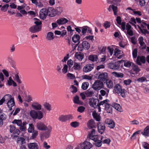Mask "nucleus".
Segmentation results:
<instances>
[{
    "label": "nucleus",
    "instance_id": "obj_1",
    "mask_svg": "<svg viewBox=\"0 0 149 149\" xmlns=\"http://www.w3.org/2000/svg\"><path fill=\"white\" fill-rule=\"evenodd\" d=\"M30 115L33 120L37 119L40 120L43 117V112L41 111H36L32 110L30 112Z\"/></svg>",
    "mask_w": 149,
    "mask_h": 149
},
{
    "label": "nucleus",
    "instance_id": "obj_2",
    "mask_svg": "<svg viewBox=\"0 0 149 149\" xmlns=\"http://www.w3.org/2000/svg\"><path fill=\"white\" fill-rule=\"evenodd\" d=\"M12 123L16 124L19 127V129L22 131H25L26 130V125L27 123L25 122L22 123L21 120L15 119L13 121Z\"/></svg>",
    "mask_w": 149,
    "mask_h": 149
},
{
    "label": "nucleus",
    "instance_id": "obj_3",
    "mask_svg": "<svg viewBox=\"0 0 149 149\" xmlns=\"http://www.w3.org/2000/svg\"><path fill=\"white\" fill-rule=\"evenodd\" d=\"M122 61H124V60H122L116 61H112L108 64V67L109 68L114 70H118L120 68V64Z\"/></svg>",
    "mask_w": 149,
    "mask_h": 149
},
{
    "label": "nucleus",
    "instance_id": "obj_4",
    "mask_svg": "<svg viewBox=\"0 0 149 149\" xmlns=\"http://www.w3.org/2000/svg\"><path fill=\"white\" fill-rule=\"evenodd\" d=\"M113 91L117 94H120L121 96L123 97H125V93L127 91L124 89H122L121 87L118 84H116L114 87Z\"/></svg>",
    "mask_w": 149,
    "mask_h": 149
},
{
    "label": "nucleus",
    "instance_id": "obj_5",
    "mask_svg": "<svg viewBox=\"0 0 149 149\" xmlns=\"http://www.w3.org/2000/svg\"><path fill=\"white\" fill-rule=\"evenodd\" d=\"M10 132L12 133V136L14 138H17L20 133V131L18 129H16L13 125L9 126Z\"/></svg>",
    "mask_w": 149,
    "mask_h": 149
},
{
    "label": "nucleus",
    "instance_id": "obj_6",
    "mask_svg": "<svg viewBox=\"0 0 149 149\" xmlns=\"http://www.w3.org/2000/svg\"><path fill=\"white\" fill-rule=\"evenodd\" d=\"M103 83L98 80H96L92 85V88L95 91H98L103 87Z\"/></svg>",
    "mask_w": 149,
    "mask_h": 149
},
{
    "label": "nucleus",
    "instance_id": "obj_7",
    "mask_svg": "<svg viewBox=\"0 0 149 149\" xmlns=\"http://www.w3.org/2000/svg\"><path fill=\"white\" fill-rule=\"evenodd\" d=\"M52 129V127L50 125L48 126L47 131L42 133L40 134V139L42 141H43L45 139L48 138L50 136V133Z\"/></svg>",
    "mask_w": 149,
    "mask_h": 149
},
{
    "label": "nucleus",
    "instance_id": "obj_8",
    "mask_svg": "<svg viewBox=\"0 0 149 149\" xmlns=\"http://www.w3.org/2000/svg\"><path fill=\"white\" fill-rule=\"evenodd\" d=\"M99 100L98 99L92 98L89 100V104L91 107L95 108L98 106Z\"/></svg>",
    "mask_w": 149,
    "mask_h": 149
},
{
    "label": "nucleus",
    "instance_id": "obj_9",
    "mask_svg": "<svg viewBox=\"0 0 149 149\" xmlns=\"http://www.w3.org/2000/svg\"><path fill=\"white\" fill-rule=\"evenodd\" d=\"M48 13L47 8H44L42 9L39 13V17L41 19L44 20L46 17Z\"/></svg>",
    "mask_w": 149,
    "mask_h": 149
},
{
    "label": "nucleus",
    "instance_id": "obj_10",
    "mask_svg": "<svg viewBox=\"0 0 149 149\" xmlns=\"http://www.w3.org/2000/svg\"><path fill=\"white\" fill-rule=\"evenodd\" d=\"M98 80L104 82L108 79V74L106 72L100 73L98 76Z\"/></svg>",
    "mask_w": 149,
    "mask_h": 149
},
{
    "label": "nucleus",
    "instance_id": "obj_11",
    "mask_svg": "<svg viewBox=\"0 0 149 149\" xmlns=\"http://www.w3.org/2000/svg\"><path fill=\"white\" fill-rule=\"evenodd\" d=\"M36 127L38 130L40 131H45L48 130V128L42 122H40L36 124Z\"/></svg>",
    "mask_w": 149,
    "mask_h": 149
},
{
    "label": "nucleus",
    "instance_id": "obj_12",
    "mask_svg": "<svg viewBox=\"0 0 149 149\" xmlns=\"http://www.w3.org/2000/svg\"><path fill=\"white\" fill-rule=\"evenodd\" d=\"M122 51L118 48H116L114 50L113 54L115 58L120 59L124 56V55L121 53Z\"/></svg>",
    "mask_w": 149,
    "mask_h": 149
},
{
    "label": "nucleus",
    "instance_id": "obj_13",
    "mask_svg": "<svg viewBox=\"0 0 149 149\" xmlns=\"http://www.w3.org/2000/svg\"><path fill=\"white\" fill-rule=\"evenodd\" d=\"M97 127L99 132L101 134H102L105 129L104 124L101 122H99L97 124Z\"/></svg>",
    "mask_w": 149,
    "mask_h": 149
},
{
    "label": "nucleus",
    "instance_id": "obj_14",
    "mask_svg": "<svg viewBox=\"0 0 149 149\" xmlns=\"http://www.w3.org/2000/svg\"><path fill=\"white\" fill-rule=\"evenodd\" d=\"M48 15L50 17H53L58 14L56 11L53 7H49L47 9Z\"/></svg>",
    "mask_w": 149,
    "mask_h": 149
},
{
    "label": "nucleus",
    "instance_id": "obj_15",
    "mask_svg": "<svg viewBox=\"0 0 149 149\" xmlns=\"http://www.w3.org/2000/svg\"><path fill=\"white\" fill-rule=\"evenodd\" d=\"M94 65L93 64H88L86 65L83 68V71L86 73L91 71L94 68Z\"/></svg>",
    "mask_w": 149,
    "mask_h": 149
},
{
    "label": "nucleus",
    "instance_id": "obj_16",
    "mask_svg": "<svg viewBox=\"0 0 149 149\" xmlns=\"http://www.w3.org/2000/svg\"><path fill=\"white\" fill-rule=\"evenodd\" d=\"M41 26H33L29 29V31L32 33H34L40 31Z\"/></svg>",
    "mask_w": 149,
    "mask_h": 149
},
{
    "label": "nucleus",
    "instance_id": "obj_17",
    "mask_svg": "<svg viewBox=\"0 0 149 149\" xmlns=\"http://www.w3.org/2000/svg\"><path fill=\"white\" fill-rule=\"evenodd\" d=\"M17 143H21L22 144L20 146V149H27L26 147L22 144L26 143L25 139L22 137H18L17 140Z\"/></svg>",
    "mask_w": 149,
    "mask_h": 149
},
{
    "label": "nucleus",
    "instance_id": "obj_18",
    "mask_svg": "<svg viewBox=\"0 0 149 149\" xmlns=\"http://www.w3.org/2000/svg\"><path fill=\"white\" fill-rule=\"evenodd\" d=\"M105 123L108 125V126L111 129H113L115 127V123L114 121L109 118L105 120Z\"/></svg>",
    "mask_w": 149,
    "mask_h": 149
},
{
    "label": "nucleus",
    "instance_id": "obj_19",
    "mask_svg": "<svg viewBox=\"0 0 149 149\" xmlns=\"http://www.w3.org/2000/svg\"><path fill=\"white\" fill-rule=\"evenodd\" d=\"M140 71V69L137 65L133 63H132V69L131 70V71L132 72H131V74H137Z\"/></svg>",
    "mask_w": 149,
    "mask_h": 149
},
{
    "label": "nucleus",
    "instance_id": "obj_20",
    "mask_svg": "<svg viewBox=\"0 0 149 149\" xmlns=\"http://www.w3.org/2000/svg\"><path fill=\"white\" fill-rule=\"evenodd\" d=\"M31 106L35 110L40 111L42 109L41 104L37 102H33L31 104Z\"/></svg>",
    "mask_w": 149,
    "mask_h": 149
},
{
    "label": "nucleus",
    "instance_id": "obj_21",
    "mask_svg": "<svg viewBox=\"0 0 149 149\" xmlns=\"http://www.w3.org/2000/svg\"><path fill=\"white\" fill-rule=\"evenodd\" d=\"M116 21H117V23L119 24V25H121L122 29L123 31H124L125 29V22H122L121 23V17L120 16H117L116 19Z\"/></svg>",
    "mask_w": 149,
    "mask_h": 149
},
{
    "label": "nucleus",
    "instance_id": "obj_22",
    "mask_svg": "<svg viewBox=\"0 0 149 149\" xmlns=\"http://www.w3.org/2000/svg\"><path fill=\"white\" fill-rule=\"evenodd\" d=\"M145 62L146 59L144 56H138L137 58L136 62L138 65H141V63L144 64Z\"/></svg>",
    "mask_w": 149,
    "mask_h": 149
},
{
    "label": "nucleus",
    "instance_id": "obj_23",
    "mask_svg": "<svg viewBox=\"0 0 149 149\" xmlns=\"http://www.w3.org/2000/svg\"><path fill=\"white\" fill-rule=\"evenodd\" d=\"M125 29L127 31V33L129 36H132L133 35V31L131 29V26L128 23L125 24Z\"/></svg>",
    "mask_w": 149,
    "mask_h": 149
},
{
    "label": "nucleus",
    "instance_id": "obj_24",
    "mask_svg": "<svg viewBox=\"0 0 149 149\" xmlns=\"http://www.w3.org/2000/svg\"><path fill=\"white\" fill-rule=\"evenodd\" d=\"M81 146L84 149H90L92 147V144L89 142L85 141L81 143Z\"/></svg>",
    "mask_w": 149,
    "mask_h": 149
},
{
    "label": "nucleus",
    "instance_id": "obj_25",
    "mask_svg": "<svg viewBox=\"0 0 149 149\" xmlns=\"http://www.w3.org/2000/svg\"><path fill=\"white\" fill-rule=\"evenodd\" d=\"M7 104L8 107L9 108L10 110H12V107L15 105V102L14 98L13 97L12 98H11L10 100H9Z\"/></svg>",
    "mask_w": 149,
    "mask_h": 149
},
{
    "label": "nucleus",
    "instance_id": "obj_26",
    "mask_svg": "<svg viewBox=\"0 0 149 149\" xmlns=\"http://www.w3.org/2000/svg\"><path fill=\"white\" fill-rule=\"evenodd\" d=\"M111 9L113 10L114 15H116L118 12V8L117 6H115L114 5H110L108 8V10L110 12L111 11Z\"/></svg>",
    "mask_w": 149,
    "mask_h": 149
},
{
    "label": "nucleus",
    "instance_id": "obj_27",
    "mask_svg": "<svg viewBox=\"0 0 149 149\" xmlns=\"http://www.w3.org/2000/svg\"><path fill=\"white\" fill-rule=\"evenodd\" d=\"M80 36L79 35L77 34H74L72 37V40L74 43H77L79 44L80 41Z\"/></svg>",
    "mask_w": 149,
    "mask_h": 149
},
{
    "label": "nucleus",
    "instance_id": "obj_28",
    "mask_svg": "<svg viewBox=\"0 0 149 149\" xmlns=\"http://www.w3.org/2000/svg\"><path fill=\"white\" fill-rule=\"evenodd\" d=\"M92 88H89L85 92V94L87 97H91L94 94V91Z\"/></svg>",
    "mask_w": 149,
    "mask_h": 149
},
{
    "label": "nucleus",
    "instance_id": "obj_29",
    "mask_svg": "<svg viewBox=\"0 0 149 149\" xmlns=\"http://www.w3.org/2000/svg\"><path fill=\"white\" fill-rule=\"evenodd\" d=\"M75 57L77 59L80 61H81L84 57V54L80 52H76Z\"/></svg>",
    "mask_w": 149,
    "mask_h": 149
},
{
    "label": "nucleus",
    "instance_id": "obj_30",
    "mask_svg": "<svg viewBox=\"0 0 149 149\" xmlns=\"http://www.w3.org/2000/svg\"><path fill=\"white\" fill-rule=\"evenodd\" d=\"M105 109L107 112L111 113L112 112V107L109 104L106 103L105 104Z\"/></svg>",
    "mask_w": 149,
    "mask_h": 149
},
{
    "label": "nucleus",
    "instance_id": "obj_31",
    "mask_svg": "<svg viewBox=\"0 0 149 149\" xmlns=\"http://www.w3.org/2000/svg\"><path fill=\"white\" fill-rule=\"evenodd\" d=\"M130 10L129 11L130 13L132 14V13H134L135 15H137L139 16H141V15L142 14L141 12L140 11H136L135 10L133 9L130 7H128L126 9V10Z\"/></svg>",
    "mask_w": 149,
    "mask_h": 149
},
{
    "label": "nucleus",
    "instance_id": "obj_32",
    "mask_svg": "<svg viewBox=\"0 0 149 149\" xmlns=\"http://www.w3.org/2000/svg\"><path fill=\"white\" fill-rule=\"evenodd\" d=\"M7 85L9 86H11L13 85L14 87H16L17 86L16 83L13 80L11 77H9L7 80Z\"/></svg>",
    "mask_w": 149,
    "mask_h": 149
},
{
    "label": "nucleus",
    "instance_id": "obj_33",
    "mask_svg": "<svg viewBox=\"0 0 149 149\" xmlns=\"http://www.w3.org/2000/svg\"><path fill=\"white\" fill-rule=\"evenodd\" d=\"M68 20L65 18H61L58 19L56 23L59 25L67 23Z\"/></svg>",
    "mask_w": 149,
    "mask_h": 149
},
{
    "label": "nucleus",
    "instance_id": "obj_34",
    "mask_svg": "<svg viewBox=\"0 0 149 149\" xmlns=\"http://www.w3.org/2000/svg\"><path fill=\"white\" fill-rule=\"evenodd\" d=\"M6 118V115L3 113H0V127L3 124V120H5Z\"/></svg>",
    "mask_w": 149,
    "mask_h": 149
},
{
    "label": "nucleus",
    "instance_id": "obj_35",
    "mask_svg": "<svg viewBox=\"0 0 149 149\" xmlns=\"http://www.w3.org/2000/svg\"><path fill=\"white\" fill-rule=\"evenodd\" d=\"M28 146L29 149H38V146L36 143H29Z\"/></svg>",
    "mask_w": 149,
    "mask_h": 149
},
{
    "label": "nucleus",
    "instance_id": "obj_36",
    "mask_svg": "<svg viewBox=\"0 0 149 149\" xmlns=\"http://www.w3.org/2000/svg\"><path fill=\"white\" fill-rule=\"evenodd\" d=\"M141 134L145 137H149V126H147L144 129Z\"/></svg>",
    "mask_w": 149,
    "mask_h": 149
},
{
    "label": "nucleus",
    "instance_id": "obj_37",
    "mask_svg": "<svg viewBox=\"0 0 149 149\" xmlns=\"http://www.w3.org/2000/svg\"><path fill=\"white\" fill-rule=\"evenodd\" d=\"M112 107L116 110L120 112L122 111V109L120 104L114 102L112 103Z\"/></svg>",
    "mask_w": 149,
    "mask_h": 149
},
{
    "label": "nucleus",
    "instance_id": "obj_38",
    "mask_svg": "<svg viewBox=\"0 0 149 149\" xmlns=\"http://www.w3.org/2000/svg\"><path fill=\"white\" fill-rule=\"evenodd\" d=\"M81 67L80 63L74 62L72 68L75 70L79 71L81 69Z\"/></svg>",
    "mask_w": 149,
    "mask_h": 149
},
{
    "label": "nucleus",
    "instance_id": "obj_39",
    "mask_svg": "<svg viewBox=\"0 0 149 149\" xmlns=\"http://www.w3.org/2000/svg\"><path fill=\"white\" fill-rule=\"evenodd\" d=\"M73 101L74 103L79 105H82L83 104L82 102L79 100V97L77 95H76L74 97Z\"/></svg>",
    "mask_w": 149,
    "mask_h": 149
},
{
    "label": "nucleus",
    "instance_id": "obj_40",
    "mask_svg": "<svg viewBox=\"0 0 149 149\" xmlns=\"http://www.w3.org/2000/svg\"><path fill=\"white\" fill-rule=\"evenodd\" d=\"M87 126L89 129H91L95 126L94 120L91 119L89 120L87 123Z\"/></svg>",
    "mask_w": 149,
    "mask_h": 149
},
{
    "label": "nucleus",
    "instance_id": "obj_41",
    "mask_svg": "<svg viewBox=\"0 0 149 149\" xmlns=\"http://www.w3.org/2000/svg\"><path fill=\"white\" fill-rule=\"evenodd\" d=\"M54 38V33L52 32H50L47 33L46 38L47 40L49 41L53 40Z\"/></svg>",
    "mask_w": 149,
    "mask_h": 149
},
{
    "label": "nucleus",
    "instance_id": "obj_42",
    "mask_svg": "<svg viewBox=\"0 0 149 149\" xmlns=\"http://www.w3.org/2000/svg\"><path fill=\"white\" fill-rule=\"evenodd\" d=\"M89 60L93 62L97 61L98 60V57L97 55H91L88 57Z\"/></svg>",
    "mask_w": 149,
    "mask_h": 149
},
{
    "label": "nucleus",
    "instance_id": "obj_43",
    "mask_svg": "<svg viewBox=\"0 0 149 149\" xmlns=\"http://www.w3.org/2000/svg\"><path fill=\"white\" fill-rule=\"evenodd\" d=\"M143 39L142 37H140L138 39L139 43L140 45L141 46L143 47V49H145L146 47V45L145 43L144 42Z\"/></svg>",
    "mask_w": 149,
    "mask_h": 149
},
{
    "label": "nucleus",
    "instance_id": "obj_44",
    "mask_svg": "<svg viewBox=\"0 0 149 149\" xmlns=\"http://www.w3.org/2000/svg\"><path fill=\"white\" fill-rule=\"evenodd\" d=\"M82 45L84 49L88 50L90 48V44L86 41H83L82 43Z\"/></svg>",
    "mask_w": 149,
    "mask_h": 149
},
{
    "label": "nucleus",
    "instance_id": "obj_45",
    "mask_svg": "<svg viewBox=\"0 0 149 149\" xmlns=\"http://www.w3.org/2000/svg\"><path fill=\"white\" fill-rule=\"evenodd\" d=\"M111 73L113 76L118 78H123L124 76L123 74L120 72H112Z\"/></svg>",
    "mask_w": 149,
    "mask_h": 149
},
{
    "label": "nucleus",
    "instance_id": "obj_46",
    "mask_svg": "<svg viewBox=\"0 0 149 149\" xmlns=\"http://www.w3.org/2000/svg\"><path fill=\"white\" fill-rule=\"evenodd\" d=\"M105 82H106L107 86V88H112L113 86V84L111 80L107 79Z\"/></svg>",
    "mask_w": 149,
    "mask_h": 149
},
{
    "label": "nucleus",
    "instance_id": "obj_47",
    "mask_svg": "<svg viewBox=\"0 0 149 149\" xmlns=\"http://www.w3.org/2000/svg\"><path fill=\"white\" fill-rule=\"evenodd\" d=\"M93 118L97 121H99L101 119V117L100 115L96 113L93 112L92 114Z\"/></svg>",
    "mask_w": 149,
    "mask_h": 149
},
{
    "label": "nucleus",
    "instance_id": "obj_48",
    "mask_svg": "<svg viewBox=\"0 0 149 149\" xmlns=\"http://www.w3.org/2000/svg\"><path fill=\"white\" fill-rule=\"evenodd\" d=\"M124 62V66L126 67L129 68H130L131 65L132 66V64L133 63L132 62L127 61H122V62Z\"/></svg>",
    "mask_w": 149,
    "mask_h": 149
},
{
    "label": "nucleus",
    "instance_id": "obj_49",
    "mask_svg": "<svg viewBox=\"0 0 149 149\" xmlns=\"http://www.w3.org/2000/svg\"><path fill=\"white\" fill-rule=\"evenodd\" d=\"M89 86V84L88 82H84L82 83L81 86V88L84 90H86Z\"/></svg>",
    "mask_w": 149,
    "mask_h": 149
},
{
    "label": "nucleus",
    "instance_id": "obj_50",
    "mask_svg": "<svg viewBox=\"0 0 149 149\" xmlns=\"http://www.w3.org/2000/svg\"><path fill=\"white\" fill-rule=\"evenodd\" d=\"M102 136L100 138V140H99L95 141V145L97 147H100L101 146L102 143L101 140H102Z\"/></svg>",
    "mask_w": 149,
    "mask_h": 149
},
{
    "label": "nucleus",
    "instance_id": "obj_51",
    "mask_svg": "<svg viewBox=\"0 0 149 149\" xmlns=\"http://www.w3.org/2000/svg\"><path fill=\"white\" fill-rule=\"evenodd\" d=\"M44 108L47 110L50 111L51 110L52 107L51 105L49 103L46 102L43 105Z\"/></svg>",
    "mask_w": 149,
    "mask_h": 149
},
{
    "label": "nucleus",
    "instance_id": "obj_52",
    "mask_svg": "<svg viewBox=\"0 0 149 149\" xmlns=\"http://www.w3.org/2000/svg\"><path fill=\"white\" fill-rule=\"evenodd\" d=\"M34 20H35L34 23L36 24L35 26H41V25L42 24V22L40 21V19H38L36 18H35L34 19Z\"/></svg>",
    "mask_w": 149,
    "mask_h": 149
},
{
    "label": "nucleus",
    "instance_id": "obj_53",
    "mask_svg": "<svg viewBox=\"0 0 149 149\" xmlns=\"http://www.w3.org/2000/svg\"><path fill=\"white\" fill-rule=\"evenodd\" d=\"M129 22L132 26L136 27V21L134 17H131L130 19V21Z\"/></svg>",
    "mask_w": 149,
    "mask_h": 149
},
{
    "label": "nucleus",
    "instance_id": "obj_54",
    "mask_svg": "<svg viewBox=\"0 0 149 149\" xmlns=\"http://www.w3.org/2000/svg\"><path fill=\"white\" fill-rule=\"evenodd\" d=\"M140 131L141 130H139L134 132L131 137V139L132 140L136 139V135L139 134L140 133Z\"/></svg>",
    "mask_w": 149,
    "mask_h": 149
},
{
    "label": "nucleus",
    "instance_id": "obj_55",
    "mask_svg": "<svg viewBox=\"0 0 149 149\" xmlns=\"http://www.w3.org/2000/svg\"><path fill=\"white\" fill-rule=\"evenodd\" d=\"M4 100L5 101H8L9 100H10L11 98H12V96L9 94H7L5 95L3 97Z\"/></svg>",
    "mask_w": 149,
    "mask_h": 149
},
{
    "label": "nucleus",
    "instance_id": "obj_56",
    "mask_svg": "<svg viewBox=\"0 0 149 149\" xmlns=\"http://www.w3.org/2000/svg\"><path fill=\"white\" fill-rule=\"evenodd\" d=\"M65 122L67 121L70 120L73 118V117L71 114H69L67 115H65Z\"/></svg>",
    "mask_w": 149,
    "mask_h": 149
},
{
    "label": "nucleus",
    "instance_id": "obj_57",
    "mask_svg": "<svg viewBox=\"0 0 149 149\" xmlns=\"http://www.w3.org/2000/svg\"><path fill=\"white\" fill-rule=\"evenodd\" d=\"M15 79L18 84H20L22 83V82L19 78V76L17 73L15 75Z\"/></svg>",
    "mask_w": 149,
    "mask_h": 149
},
{
    "label": "nucleus",
    "instance_id": "obj_58",
    "mask_svg": "<svg viewBox=\"0 0 149 149\" xmlns=\"http://www.w3.org/2000/svg\"><path fill=\"white\" fill-rule=\"evenodd\" d=\"M142 146L145 149H149V144L146 142H143L142 143Z\"/></svg>",
    "mask_w": 149,
    "mask_h": 149
},
{
    "label": "nucleus",
    "instance_id": "obj_59",
    "mask_svg": "<svg viewBox=\"0 0 149 149\" xmlns=\"http://www.w3.org/2000/svg\"><path fill=\"white\" fill-rule=\"evenodd\" d=\"M88 26H84L82 29V33L83 36H85L87 32Z\"/></svg>",
    "mask_w": 149,
    "mask_h": 149
},
{
    "label": "nucleus",
    "instance_id": "obj_60",
    "mask_svg": "<svg viewBox=\"0 0 149 149\" xmlns=\"http://www.w3.org/2000/svg\"><path fill=\"white\" fill-rule=\"evenodd\" d=\"M68 66L66 64H65L63 65V67L62 69V72L64 74L66 73L68 71Z\"/></svg>",
    "mask_w": 149,
    "mask_h": 149
},
{
    "label": "nucleus",
    "instance_id": "obj_61",
    "mask_svg": "<svg viewBox=\"0 0 149 149\" xmlns=\"http://www.w3.org/2000/svg\"><path fill=\"white\" fill-rule=\"evenodd\" d=\"M67 75L68 79H73L75 78V76L72 74L70 73H68L67 74Z\"/></svg>",
    "mask_w": 149,
    "mask_h": 149
},
{
    "label": "nucleus",
    "instance_id": "obj_62",
    "mask_svg": "<svg viewBox=\"0 0 149 149\" xmlns=\"http://www.w3.org/2000/svg\"><path fill=\"white\" fill-rule=\"evenodd\" d=\"M28 132L29 133H32L34 131V127L33 125L32 124H29V127L28 129Z\"/></svg>",
    "mask_w": 149,
    "mask_h": 149
},
{
    "label": "nucleus",
    "instance_id": "obj_63",
    "mask_svg": "<svg viewBox=\"0 0 149 149\" xmlns=\"http://www.w3.org/2000/svg\"><path fill=\"white\" fill-rule=\"evenodd\" d=\"M137 49L135 48L132 51V54L133 58H135L137 57Z\"/></svg>",
    "mask_w": 149,
    "mask_h": 149
},
{
    "label": "nucleus",
    "instance_id": "obj_64",
    "mask_svg": "<svg viewBox=\"0 0 149 149\" xmlns=\"http://www.w3.org/2000/svg\"><path fill=\"white\" fill-rule=\"evenodd\" d=\"M71 126L73 127L76 128L79 125V123L77 121L73 122L70 123Z\"/></svg>",
    "mask_w": 149,
    "mask_h": 149
}]
</instances>
